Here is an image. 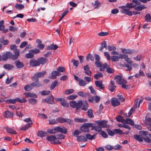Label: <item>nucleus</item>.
Segmentation results:
<instances>
[{
    "mask_svg": "<svg viewBox=\"0 0 151 151\" xmlns=\"http://www.w3.org/2000/svg\"><path fill=\"white\" fill-rule=\"evenodd\" d=\"M86 59L87 60H90L91 61L94 60V57L92 56V55L90 54H88V55L86 57Z\"/></svg>",
    "mask_w": 151,
    "mask_h": 151,
    "instance_id": "obj_53",
    "label": "nucleus"
},
{
    "mask_svg": "<svg viewBox=\"0 0 151 151\" xmlns=\"http://www.w3.org/2000/svg\"><path fill=\"white\" fill-rule=\"evenodd\" d=\"M24 95L26 97H30L34 98H36L37 97V96L36 94L29 92L24 93Z\"/></svg>",
    "mask_w": 151,
    "mask_h": 151,
    "instance_id": "obj_25",
    "label": "nucleus"
},
{
    "mask_svg": "<svg viewBox=\"0 0 151 151\" xmlns=\"http://www.w3.org/2000/svg\"><path fill=\"white\" fill-rule=\"evenodd\" d=\"M51 74V75L49 76V78L51 79H55L56 78L57 76L60 75L61 74L57 71H54L52 72Z\"/></svg>",
    "mask_w": 151,
    "mask_h": 151,
    "instance_id": "obj_10",
    "label": "nucleus"
},
{
    "mask_svg": "<svg viewBox=\"0 0 151 151\" xmlns=\"http://www.w3.org/2000/svg\"><path fill=\"white\" fill-rule=\"evenodd\" d=\"M103 75L100 72H99L98 74H95L94 75V78L96 79H98L100 77H102Z\"/></svg>",
    "mask_w": 151,
    "mask_h": 151,
    "instance_id": "obj_49",
    "label": "nucleus"
},
{
    "mask_svg": "<svg viewBox=\"0 0 151 151\" xmlns=\"http://www.w3.org/2000/svg\"><path fill=\"white\" fill-rule=\"evenodd\" d=\"M57 133L58 132L62 133L65 134L67 133V129L64 127H56Z\"/></svg>",
    "mask_w": 151,
    "mask_h": 151,
    "instance_id": "obj_8",
    "label": "nucleus"
},
{
    "mask_svg": "<svg viewBox=\"0 0 151 151\" xmlns=\"http://www.w3.org/2000/svg\"><path fill=\"white\" fill-rule=\"evenodd\" d=\"M136 6V4H134L133 3H127L126 5V7L129 8H133Z\"/></svg>",
    "mask_w": 151,
    "mask_h": 151,
    "instance_id": "obj_41",
    "label": "nucleus"
},
{
    "mask_svg": "<svg viewBox=\"0 0 151 151\" xmlns=\"http://www.w3.org/2000/svg\"><path fill=\"white\" fill-rule=\"evenodd\" d=\"M81 109L84 111H86L87 110L88 107V105L86 101H84L83 102L82 101V104L81 105Z\"/></svg>",
    "mask_w": 151,
    "mask_h": 151,
    "instance_id": "obj_11",
    "label": "nucleus"
},
{
    "mask_svg": "<svg viewBox=\"0 0 151 151\" xmlns=\"http://www.w3.org/2000/svg\"><path fill=\"white\" fill-rule=\"evenodd\" d=\"M10 48L11 50H14V55H15V52L17 50H18L19 51H19L18 49H17V46L15 45L14 44H13L11 45L10 47Z\"/></svg>",
    "mask_w": 151,
    "mask_h": 151,
    "instance_id": "obj_35",
    "label": "nucleus"
},
{
    "mask_svg": "<svg viewBox=\"0 0 151 151\" xmlns=\"http://www.w3.org/2000/svg\"><path fill=\"white\" fill-rule=\"evenodd\" d=\"M116 120L117 121L121 122L123 123H124V121H125V119H123L121 116H118L116 118Z\"/></svg>",
    "mask_w": 151,
    "mask_h": 151,
    "instance_id": "obj_38",
    "label": "nucleus"
},
{
    "mask_svg": "<svg viewBox=\"0 0 151 151\" xmlns=\"http://www.w3.org/2000/svg\"><path fill=\"white\" fill-rule=\"evenodd\" d=\"M74 120L75 122L82 123L86 122L87 120L84 119L75 118Z\"/></svg>",
    "mask_w": 151,
    "mask_h": 151,
    "instance_id": "obj_32",
    "label": "nucleus"
},
{
    "mask_svg": "<svg viewBox=\"0 0 151 151\" xmlns=\"http://www.w3.org/2000/svg\"><path fill=\"white\" fill-rule=\"evenodd\" d=\"M4 37H2L0 38V43L2 44L3 45H6L9 43L8 41L7 40H4Z\"/></svg>",
    "mask_w": 151,
    "mask_h": 151,
    "instance_id": "obj_28",
    "label": "nucleus"
},
{
    "mask_svg": "<svg viewBox=\"0 0 151 151\" xmlns=\"http://www.w3.org/2000/svg\"><path fill=\"white\" fill-rule=\"evenodd\" d=\"M32 86L30 84L27 85L25 86L24 88V90L26 91H29L32 89Z\"/></svg>",
    "mask_w": 151,
    "mask_h": 151,
    "instance_id": "obj_54",
    "label": "nucleus"
},
{
    "mask_svg": "<svg viewBox=\"0 0 151 151\" xmlns=\"http://www.w3.org/2000/svg\"><path fill=\"white\" fill-rule=\"evenodd\" d=\"M111 104L114 107H116L120 104V102L119 101L118 99L116 98H113L111 99Z\"/></svg>",
    "mask_w": 151,
    "mask_h": 151,
    "instance_id": "obj_9",
    "label": "nucleus"
},
{
    "mask_svg": "<svg viewBox=\"0 0 151 151\" xmlns=\"http://www.w3.org/2000/svg\"><path fill=\"white\" fill-rule=\"evenodd\" d=\"M95 83L96 86L100 89H103L104 88V86L102 83V81H95Z\"/></svg>",
    "mask_w": 151,
    "mask_h": 151,
    "instance_id": "obj_13",
    "label": "nucleus"
},
{
    "mask_svg": "<svg viewBox=\"0 0 151 151\" xmlns=\"http://www.w3.org/2000/svg\"><path fill=\"white\" fill-rule=\"evenodd\" d=\"M29 64L30 66L33 67L39 66L37 60H31L29 63Z\"/></svg>",
    "mask_w": 151,
    "mask_h": 151,
    "instance_id": "obj_24",
    "label": "nucleus"
},
{
    "mask_svg": "<svg viewBox=\"0 0 151 151\" xmlns=\"http://www.w3.org/2000/svg\"><path fill=\"white\" fill-rule=\"evenodd\" d=\"M56 139H62L65 138V136L62 134H57L55 136Z\"/></svg>",
    "mask_w": 151,
    "mask_h": 151,
    "instance_id": "obj_46",
    "label": "nucleus"
},
{
    "mask_svg": "<svg viewBox=\"0 0 151 151\" xmlns=\"http://www.w3.org/2000/svg\"><path fill=\"white\" fill-rule=\"evenodd\" d=\"M39 65L40 64L43 65L46 63L47 60L44 58L41 57L37 59Z\"/></svg>",
    "mask_w": 151,
    "mask_h": 151,
    "instance_id": "obj_18",
    "label": "nucleus"
},
{
    "mask_svg": "<svg viewBox=\"0 0 151 151\" xmlns=\"http://www.w3.org/2000/svg\"><path fill=\"white\" fill-rule=\"evenodd\" d=\"M122 52L124 54H132L134 52V51L131 49L125 48H121Z\"/></svg>",
    "mask_w": 151,
    "mask_h": 151,
    "instance_id": "obj_12",
    "label": "nucleus"
},
{
    "mask_svg": "<svg viewBox=\"0 0 151 151\" xmlns=\"http://www.w3.org/2000/svg\"><path fill=\"white\" fill-rule=\"evenodd\" d=\"M110 83V85H108V88L111 92H113L116 88V86H114V82L112 81H111Z\"/></svg>",
    "mask_w": 151,
    "mask_h": 151,
    "instance_id": "obj_14",
    "label": "nucleus"
},
{
    "mask_svg": "<svg viewBox=\"0 0 151 151\" xmlns=\"http://www.w3.org/2000/svg\"><path fill=\"white\" fill-rule=\"evenodd\" d=\"M14 63L18 68H22L24 66L23 63L20 61L19 60H16L14 62Z\"/></svg>",
    "mask_w": 151,
    "mask_h": 151,
    "instance_id": "obj_17",
    "label": "nucleus"
},
{
    "mask_svg": "<svg viewBox=\"0 0 151 151\" xmlns=\"http://www.w3.org/2000/svg\"><path fill=\"white\" fill-rule=\"evenodd\" d=\"M93 124L91 123H85L80 128L81 130L83 132H89L88 128L92 127Z\"/></svg>",
    "mask_w": 151,
    "mask_h": 151,
    "instance_id": "obj_4",
    "label": "nucleus"
},
{
    "mask_svg": "<svg viewBox=\"0 0 151 151\" xmlns=\"http://www.w3.org/2000/svg\"><path fill=\"white\" fill-rule=\"evenodd\" d=\"M145 20L147 22H150L151 21V16L150 14H147L145 17Z\"/></svg>",
    "mask_w": 151,
    "mask_h": 151,
    "instance_id": "obj_31",
    "label": "nucleus"
},
{
    "mask_svg": "<svg viewBox=\"0 0 151 151\" xmlns=\"http://www.w3.org/2000/svg\"><path fill=\"white\" fill-rule=\"evenodd\" d=\"M30 52L34 54H37L40 52V51L39 49L34 48L32 50H30Z\"/></svg>",
    "mask_w": 151,
    "mask_h": 151,
    "instance_id": "obj_57",
    "label": "nucleus"
},
{
    "mask_svg": "<svg viewBox=\"0 0 151 151\" xmlns=\"http://www.w3.org/2000/svg\"><path fill=\"white\" fill-rule=\"evenodd\" d=\"M47 134L46 132L41 130L39 131L37 133V136L41 137H45L47 136Z\"/></svg>",
    "mask_w": 151,
    "mask_h": 151,
    "instance_id": "obj_23",
    "label": "nucleus"
},
{
    "mask_svg": "<svg viewBox=\"0 0 151 151\" xmlns=\"http://www.w3.org/2000/svg\"><path fill=\"white\" fill-rule=\"evenodd\" d=\"M82 104V101L79 100L77 103L74 101H72L70 103V106L73 108H76V110H78L81 108Z\"/></svg>",
    "mask_w": 151,
    "mask_h": 151,
    "instance_id": "obj_3",
    "label": "nucleus"
},
{
    "mask_svg": "<svg viewBox=\"0 0 151 151\" xmlns=\"http://www.w3.org/2000/svg\"><path fill=\"white\" fill-rule=\"evenodd\" d=\"M77 94L79 96L83 97H85L87 95L86 93H84L83 91H79L77 93Z\"/></svg>",
    "mask_w": 151,
    "mask_h": 151,
    "instance_id": "obj_60",
    "label": "nucleus"
},
{
    "mask_svg": "<svg viewBox=\"0 0 151 151\" xmlns=\"http://www.w3.org/2000/svg\"><path fill=\"white\" fill-rule=\"evenodd\" d=\"M101 6V4L98 1H95L94 5L95 9H98Z\"/></svg>",
    "mask_w": 151,
    "mask_h": 151,
    "instance_id": "obj_42",
    "label": "nucleus"
},
{
    "mask_svg": "<svg viewBox=\"0 0 151 151\" xmlns=\"http://www.w3.org/2000/svg\"><path fill=\"white\" fill-rule=\"evenodd\" d=\"M46 139L48 141L51 142V143L54 142L56 139L55 136L51 135L47 136L46 137Z\"/></svg>",
    "mask_w": 151,
    "mask_h": 151,
    "instance_id": "obj_19",
    "label": "nucleus"
},
{
    "mask_svg": "<svg viewBox=\"0 0 151 151\" xmlns=\"http://www.w3.org/2000/svg\"><path fill=\"white\" fill-rule=\"evenodd\" d=\"M92 130H95L96 132H100L101 131V127L99 125H97L96 126H93L92 125Z\"/></svg>",
    "mask_w": 151,
    "mask_h": 151,
    "instance_id": "obj_26",
    "label": "nucleus"
},
{
    "mask_svg": "<svg viewBox=\"0 0 151 151\" xmlns=\"http://www.w3.org/2000/svg\"><path fill=\"white\" fill-rule=\"evenodd\" d=\"M34 56V55L32 53L30 52V50L29 51V53L26 54L25 55L26 57L27 58H32Z\"/></svg>",
    "mask_w": 151,
    "mask_h": 151,
    "instance_id": "obj_44",
    "label": "nucleus"
},
{
    "mask_svg": "<svg viewBox=\"0 0 151 151\" xmlns=\"http://www.w3.org/2000/svg\"><path fill=\"white\" fill-rule=\"evenodd\" d=\"M31 127V125L30 124H26L25 126H24V127L21 128L20 130H26L27 129H28L29 128Z\"/></svg>",
    "mask_w": 151,
    "mask_h": 151,
    "instance_id": "obj_45",
    "label": "nucleus"
},
{
    "mask_svg": "<svg viewBox=\"0 0 151 151\" xmlns=\"http://www.w3.org/2000/svg\"><path fill=\"white\" fill-rule=\"evenodd\" d=\"M57 123H62L65 122V119L61 117H59L56 119Z\"/></svg>",
    "mask_w": 151,
    "mask_h": 151,
    "instance_id": "obj_48",
    "label": "nucleus"
},
{
    "mask_svg": "<svg viewBox=\"0 0 151 151\" xmlns=\"http://www.w3.org/2000/svg\"><path fill=\"white\" fill-rule=\"evenodd\" d=\"M95 122L98 125H100L101 128L109 127V125L106 124L108 122L106 120H99L98 121H96Z\"/></svg>",
    "mask_w": 151,
    "mask_h": 151,
    "instance_id": "obj_6",
    "label": "nucleus"
},
{
    "mask_svg": "<svg viewBox=\"0 0 151 151\" xmlns=\"http://www.w3.org/2000/svg\"><path fill=\"white\" fill-rule=\"evenodd\" d=\"M57 71L60 73L64 72L65 70V68L61 66H60L57 69Z\"/></svg>",
    "mask_w": 151,
    "mask_h": 151,
    "instance_id": "obj_62",
    "label": "nucleus"
},
{
    "mask_svg": "<svg viewBox=\"0 0 151 151\" xmlns=\"http://www.w3.org/2000/svg\"><path fill=\"white\" fill-rule=\"evenodd\" d=\"M146 7H145L143 6H138L134 8V10H137L139 11H141L142 10L145 8H146Z\"/></svg>",
    "mask_w": 151,
    "mask_h": 151,
    "instance_id": "obj_56",
    "label": "nucleus"
},
{
    "mask_svg": "<svg viewBox=\"0 0 151 151\" xmlns=\"http://www.w3.org/2000/svg\"><path fill=\"white\" fill-rule=\"evenodd\" d=\"M15 6L17 9L19 10L23 9L24 7L23 5L22 4H16L15 5Z\"/></svg>",
    "mask_w": 151,
    "mask_h": 151,
    "instance_id": "obj_52",
    "label": "nucleus"
},
{
    "mask_svg": "<svg viewBox=\"0 0 151 151\" xmlns=\"http://www.w3.org/2000/svg\"><path fill=\"white\" fill-rule=\"evenodd\" d=\"M114 135L116 134H119V135H121L122 134H124V133L121 130L119 129H114Z\"/></svg>",
    "mask_w": 151,
    "mask_h": 151,
    "instance_id": "obj_37",
    "label": "nucleus"
},
{
    "mask_svg": "<svg viewBox=\"0 0 151 151\" xmlns=\"http://www.w3.org/2000/svg\"><path fill=\"white\" fill-rule=\"evenodd\" d=\"M18 51L17 50L15 52V55H14L11 52H9L4 53L1 56L2 60L3 61H6L8 58H11L13 60L17 59L19 56Z\"/></svg>",
    "mask_w": 151,
    "mask_h": 151,
    "instance_id": "obj_1",
    "label": "nucleus"
},
{
    "mask_svg": "<svg viewBox=\"0 0 151 151\" xmlns=\"http://www.w3.org/2000/svg\"><path fill=\"white\" fill-rule=\"evenodd\" d=\"M114 79L116 80V82L118 84L122 85L126 83V81L124 79H122L121 76L118 75H116Z\"/></svg>",
    "mask_w": 151,
    "mask_h": 151,
    "instance_id": "obj_7",
    "label": "nucleus"
},
{
    "mask_svg": "<svg viewBox=\"0 0 151 151\" xmlns=\"http://www.w3.org/2000/svg\"><path fill=\"white\" fill-rule=\"evenodd\" d=\"M124 123H125L129 124L132 125H134V122L131 119L127 118L125 119V121H124Z\"/></svg>",
    "mask_w": 151,
    "mask_h": 151,
    "instance_id": "obj_30",
    "label": "nucleus"
},
{
    "mask_svg": "<svg viewBox=\"0 0 151 151\" xmlns=\"http://www.w3.org/2000/svg\"><path fill=\"white\" fill-rule=\"evenodd\" d=\"M46 102L49 104H52L54 103V98L52 96H48L45 99Z\"/></svg>",
    "mask_w": 151,
    "mask_h": 151,
    "instance_id": "obj_16",
    "label": "nucleus"
},
{
    "mask_svg": "<svg viewBox=\"0 0 151 151\" xmlns=\"http://www.w3.org/2000/svg\"><path fill=\"white\" fill-rule=\"evenodd\" d=\"M47 49L49 50H56L58 48V46L56 45H54L53 44H51L50 46L47 47Z\"/></svg>",
    "mask_w": 151,
    "mask_h": 151,
    "instance_id": "obj_27",
    "label": "nucleus"
},
{
    "mask_svg": "<svg viewBox=\"0 0 151 151\" xmlns=\"http://www.w3.org/2000/svg\"><path fill=\"white\" fill-rule=\"evenodd\" d=\"M110 60L113 62L118 61L119 60L118 56H112L111 57Z\"/></svg>",
    "mask_w": 151,
    "mask_h": 151,
    "instance_id": "obj_36",
    "label": "nucleus"
},
{
    "mask_svg": "<svg viewBox=\"0 0 151 151\" xmlns=\"http://www.w3.org/2000/svg\"><path fill=\"white\" fill-rule=\"evenodd\" d=\"M14 114L13 113L9 111H6L4 113V116L8 118L9 117H13Z\"/></svg>",
    "mask_w": 151,
    "mask_h": 151,
    "instance_id": "obj_21",
    "label": "nucleus"
},
{
    "mask_svg": "<svg viewBox=\"0 0 151 151\" xmlns=\"http://www.w3.org/2000/svg\"><path fill=\"white\" fill-rule=\"evenodd\" d=\"M18 101L20 103H25L27 100L24 98H17L14 99H9L6 100V102L8 104H15L16 102Z\"/></svg>",
    "mask_w": 151,
    "mask_h": 151,
    "instance_id": "obj_2",
    "label": "nucleus"
},
{
    "mask_svg": "<svg viewBox=\"0 0 151 151\" xmlns=\"http://www.w3.org/2000/svg\"><path fill=\"white\" fill-rule=\"evenodd\" d=\"M99 134L101 135L102 137L105 138H107L108 137V136L106 132L103 131H101L99 132Z\"/></svg>",
    "mask_w": 151,
    "mask_h": 151,
    "instance_id": "obj_63",
    "label": "nucleus"
},
{
    "mask_svg": "<svg viewBox=\"0 0 151 151\" xmlns=\"http://www.w3.org/2000/svg\"><path fill=\"white\" fill-rule=\"evenodd\" d=\"M68 10L67 9L65 10L62 14V17L59 20L58 22H60L62 19L64 17V16L68 14Z\"/></svg>",
    "mask_w": 151,
    "mask_h": 151,
    "instance_id": "obj_55",
    "label": "nucleus"
},
{
    "mask_svg": "<svg viewBox=\"0 0 151 151\" xmlns=\"http://www.w3.org/2000/svg\"><path fill=\"white\" fill-rule=\"evenodd\" d=\"M74 90L72 89L66 90L64 92V93L66 95L69 94L73 93Z\"/></svg>",
    "mask_w": 151,
    "mask_h": 151,
    "instance_id": "obj_50",
    "label": "nucleus"
},
{
    "mask_svg": "<svg viewBox=\"0 0 151 151\" xmlns=\"http://www.w3.org/2000/svg\"><path fill=\"white\" fill-rule=\"evenodd\" d=\"M29 102L32 105H34L36 104L37 102V101L36 99H29L28 100Z\"/></svg>",
    "mask_w": 151,
    "mask_h": 151,
    "instance_id": "obj_40",
    "label": "nucleus"
},
{
    "mask_svg": "<svg viewBox=\"0 0 151 151\" xmlns=\"http://www.w3.org/2000/svg\"><path fill=\"white\" fill-rule=\"evenodd\" d=\"M32 79L33 81H35L34 82H32L31 83V85L32 87H38L43 85L42 83L38 82L39 79L38 78L32 77Z\"/></svg>",
    "mask_w": 151,
    "mask_h": 151,
    "instance_id": "obj_5",
    "label": "nucleus"
},
{
    "mask_svg": "<svg viewBox=\"0 0 151 151\" xmlns=\"http://www.w3.org/2000/svg\"><path fill=\"white\" fill-rule=\"evenodd\" d=\"M77 140L79 142H85L87 141V139L83 136H80L77 137Z\"/></svg>",
    "mask_w": 151,
    "mask_h": 151,
    "instance_id": "obj_20",
    "label": "nucleus"
},
{
    "mask_svg": "<svg viewBox=\"0 0 151 151\" xmlns=\"http://www.w3.org/2000/svg\"><path fill=\"white\" fill-rule=\"evenodd\" d=\"M4 129H6V131L8 133L12 134H16V132L12 128L7 127H5Z\"/></svg>",
    "mask_w": 151,
    "mask_h": 151,
    "instance_id": "obj_22",
    "label": "nucleus"
},
{
    "mask_svg": "<svg viewBox=\"0 0 151 151\" xmlns=\"http://www.w3.org/2000/svg\"><path fill=\"white\" fill-rule=\"evenodd\" d=\"M134 138L136 140L140 142H142L143 139L142 138L139 136L137 135H134Z\"/></svg>",
    "mask_w": 151,
    "mask_h": 151,
    "instance_id": "obj_39",
    "label": "nucleus"
},
{
    "mask_svg": "<svg viewBox=\"0 0 151 151\" xmlns=\"http://www.w3.org/2000/svg\"><path fill=\"white\" fill-rule=\"evenodd\" d=\"M3 68L6 69L10 70L13 69L14 66L11 64H6L4 65Z\"/></svg>",
    "mask_w": 151,
    "mask_h": 151,
    "instance_id": "obj_29",
    "label": "nucleus"
},
{
    "mask_svg": "<svg viewBox=\"0 0 151 151\" xmlns=\"http://www.w3.org/2000/svg\"><path fill=\"white\" fill-rule=\"evenodd\" d=\"M119 58L121 59H124L125 60L127 57H128V55H124L122 54H119Z\"/></svg>",
    "mask_w": 151,
    "mask_h": 151,
    "instance_id": "obj_61",
    "label": "nucleus"
},
{
    "mask_svg": "<svg viewBox=\"0 0 151 151\" xmlns=\"http://www.w3.org/2000/svg\"><path fill=\"white\" fill-rule=\"evenodd\" d=\"M58 83V82L57 81L55 80L51 84L50 89L51 90H52L54 88L57 86L58 85H57V84Z\"/></svg>",
    "mask_w": 151,
    "mask_h": 151,
    "instance_id": "obj_33",
    "label": "nucleus"
},
{
    "mask_svg": "<svg viewBox=\"0 0 151 151\" xmlns=\"http://www.w3.org/2000/svg\"><path fill=\"white\" fill-rule=\"evenodd\" d=\"M46 73V72L45 71H42L41 72H38L35 73L34 76L33 77V78H40L43 77L44 75Z\"/></svg>",
    "mask_w": 151,
    "mask_h": 151,
    "instance_id": "obj_15",
    "label": "nucleus"
},
{
    "mask_svg": "<svg viewBox=\"0 0 151 151\" xmlns=\"http://www.w3.org/2000/svg\"><path fill=\"white\" fill-rule=\"evenodd\" d=\"M38 117L42 119H46L47 118V116L45 114L42 113H39L38 114Z\"/></svg>",
    "mask_w": 151,
    "mask_h": 151,
    "instance_id": "obj_59",
    "label": "nucleus"
},
{
    "mask_svg": "<svg viewBox=\"0 0 151 151\" xmlns=\"http://www.w3.org/2000/svg\"><path fill=\"white\" fill-rule=\"evenodd\" d=\"M122 66L127 67L128 68L126 70L127 71H130L132 69V67L131 65H129L127 64H125L123 65Z\"/></svg>",
    "mask_w": 151,
    "mask_h": 151,
    "instance_id": "obj_51",
    "label": "nucleus"
},
{
    "mask_svg": "<svg viewBox=\"0 0 151 151\" xmlns=\"http://www.w3.org/2000/svg\"><path fill=\"white\" fill-rule=\"evenodd\" d=\"M86 138L89 140H93L96 137V136L95 135H91L89 134H88L86 135Z\"/></svg>",
    "mask_w": 151,
    "mask_h": 151,
    "instance_id": "obj_34",
    "label": "nucleus"
},
{
    "mask_svg": "<svg viewBox=\"0 0 151 151\" xmlns=\"http://www.w3.org/2000/svg\"><path fill=\"white\" fill-rule=\"evenodd\" d=\"M49 124L51 125H54L57 124V120L55 119H49Z\"/></svg>",
    "mask_w": 151,
    "mask_h": 151,
    "instance_id": "obj_64",
    "label": "nucleus"
},
{
    "mask_svg": "<svg viewBox=\"0 0 151 151\" xmlns=\"http://www.w3.org/2000/svg\"><path fill=\"white\" fill-rule=\"evenodd\" d=\"M88 116L91 118H93L94 116L93 113V110L92 109H90L88 110L87 111Z\"/></svg>",
    "mask_w": 151,
    "mask_h": 151,
    "instance_id": "obj_43",
    "label": "nucleus"
},
{
    "mask_svg": "<svg viewBox=\"0 0 151 151\" xmlns=\"http://www.w3.org/2000/svg\"><path fill=\"white\" fill-rule=\"evenodd\" d=\"M48 132L50 134H55L57 133L56 127L53 129H50L48 131Z\"/></svg>",
    "mask_w": 151,
    "mask_h": 151,
    "instance_id": "obj_58",
    "label": "nucleus"
},
{
    "mask_svg": "<svg viewBox=\"0 0 151 151\" xmlns=\"http://www.w3.org/2000/svg\"><path fill=\"white\" fill-rule=\"evenodd\" d=\"M80 86L84 87L86 84V83L83 80L81 79L78 82Z\"/></svg>",
    "mask_w": 151,
    "mask_h": 151,
    "instance_id": "obj_47",
    "label": "nucleus"
}]
</instances>
